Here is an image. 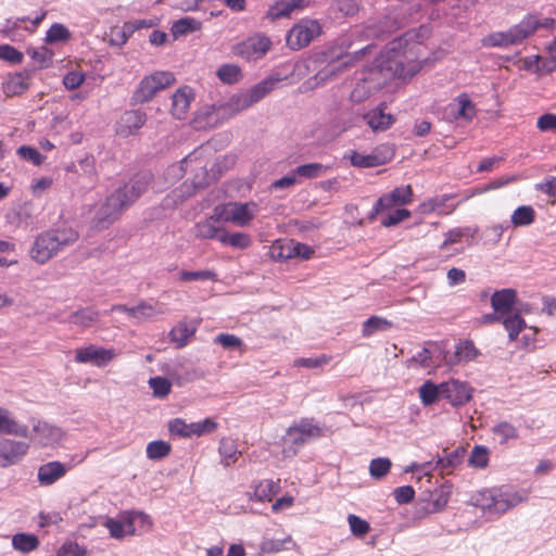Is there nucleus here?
<instances>
[{"mask_svg": "<svg viewBox=\"0 0 556 556\" xmlns=\"http://www.w3.org/2000/svg\"><path fill=\"white\" fill-rule=\"evenodd\" d=\"M321 33L319 23L315 20H301L296 23L287 35V43L293 49L298 50L306 47L314 38L318 37Z\"/></svg>", "mask_w": 556, "mask_h": 556, "instance_id": "nucleus-15", "label": "nucleus"}, {"mask_svg": "<svg viewBox=\"0 0 556 556\" xmlns=\"http://www.w3.org/2000/svg\"><path fill=\"white\" fill-rule=\"evenodd\" d=\"M554 25V21L552 18H539L534 15H529L525 17L519 24L509 28L511 34V39L514 40V45H517L531 36L538 28H549Z\"/></svg>", "mask_w": 556, "mask_h": 556, "instance_id": "nucleus-20", "label": "nucleus"}, {"mask_svg": "<svg viewBox=\"0 0 556 556\" xmlns=\"http://www.w3.org/2000/svg\"><path fill=\"white\" fill-rule=\"evenodd\" d=\"M71 469L66 464L52 460L38 468L37 479L41 485L49 486L62 479Z\"/></svg>", "mask_w": 556, "mask_h": 556, "instance_id": "nucleus-24", "label": "nucleus"}, {"mask_svg": "<svg viewBox=\"0 0 556 556\" xmlns=\"http://www.w3.org/2000/svg\"><path fill=\"white\" fill-rule=\"evenodd\" d=\"M198 327H199V321L195 320V319H193V320H187V319L180 320L169 331L170 342L174 343L177 348H184L193 338V336L197 332Z\"/></svg>", "mask_w": 556, "mask_h": 556, "instance_id": "nucleus-29", "label": "nucleus"}, {"mask_svg": "<svg viewBox=\"0 0 556 556\" xmlns=\"http://www.w3.org/2000/svg\"><path fill=\"white\" fill-rule=\"evenodd\" d=\"M443 401L454 408L463 407L470 403L475 395V388L470 382L458 378H450L443 381Z\"/></svg>", "mask_w": 556, "mask_h": 556, "instance_id": "nucleus-14", "label": "nucleus"}, {"mask_svg": "<svg viewBox=\"0 0 556 556\" xmlns=\"http://www.w3.org/2000/svg\"><path fill=\"white\" fill-rule=\"evenodd\" d=\"M214 343L219 344L225 350L240 351L243 350V341L231 333H219L214 338Z\"/></svg>", "mask_w": 556, "mask_h": 556, "instance_id": "nucleus-60", "label": "nucleus"}, {"mask_svg": "<svg viewBox=\"0 0 556 556\" xmlns=\"http://www.w3.org/2000/svg\"><path fill=\"white\" fill-rule=\"evenodd\" d=\"M218 241L224 245H229L235 249H247L251 245L252 240L248 233L244 232H228L222 231Z\"/></svg>", "mask_w": 556, "mask_h": 556, "instance_id": "nucleus-40", "label": "nucleus"}, {"mask_svg": "<svg viewBox=\"0 0 556 556\" xmlns=\"http://www.w3.org/2000/svg\"><path fill=\"white\" fill-rule=\"evenodd\" d=\"M59 252L52 232L45 231L36 237L30 250V257L39 264H45Z\"/></svg>", "mask_w": 556, "mask_h": 556, "instance_id": "nucleus-22", "label": "nucleus"}, {"mask_svg": "<svg viewBox=\"0 0 556 556\" xmlns=\"http://www.w3.org/2000/svg\"><path fill=\"white\" fill-rule=\"evenodd\" d=\"M72 39L71 30L61 23L52 24L46 33L45 42L48 45L65 43Z\"/></svg>", "mask_w": 556, "mask_h": 556, "instance_id": "nucleus-42", "label": "nucleus"}, {"mask_svg": "<svg viewBox=\"0 0 556 556\" xmlns=\"http://www.w3.org/2000/svg\"><path fill=\"white\" fill-rule=\"evenodd\" d=\"M391 466L388 457L374 458L369 464V475L376 480L382 479L390 472Z\"/></svg>", "mask_w": 556, "mask_h": 556, "instance_id": "nucleus-56", "label": "nucleus"}, {"mask_svg": "<svg viewBox=\"0 0 556 556\" xmlns=\"http://www.w3.org/2000/svg\"><path fill=\"white\" fill-rule=\"evenodd\" d=\"M172 446L168 442L156 440L149 442L146 448L147 457L151 460H159L169 455Z\"/></svg>", "mask_w": 556, "mask_h": 556, "instance_id": "nucleus-51", "label": "nucleus"}, {"mask_svg": "<svg viewBox=\"0 0 556 556\" xmlns=\"http://www.w3.org/2000/svg\"><path fill=\"white\" fill-rule=\"evenodd\" d=\"M175 81L174 73L169 71H154L141 78L132 93L131 100L135 104L148 103L159 92L173 86Z\"/></svg>", "mask_w": 556, "mask_h": 556, "instance_id": "nucleus-8", "label": "nucleus"}, {"mask_svg": "<svg viewBox=\"0 0 556 556\" xmlns=\"http://www.w3.org/2000/svg\"><path fill=\"white\" fill-rule=\"evenodd\" d=\"M217 77L224 83V84H236L241 80L242 78V72L239 65L227 63L223 64L218 67L216 72Z\"/></svg>", "mask_w": 556, "mask_h": 556, "instance_id": "nucleus-50", "label": "nucleus"}, {"mask_svg": "<svg viewBox=\"0 0 556 556\" xmlns=\"http://www.w3.org/2000/svg\"><path fill=\"white\" fill-rule=\"evenodd\" d=\"M389 84L386 74L381 66L377 64L375 59L372 66L363 71L362 77L357 80L355 87L351 92V100L355 103H361L376 94Z\"/></svg>", "mask_w": 556, "mask_h": 556, "instance_id": "nucleus-9", "label": "nucleus"}, {"mask_svg": "<svg viewBox=\"0 0 556 556\" xmlns=\"http://www.w3.org/2000/svg\"><path fill=\"white\" fill-rule=\"evenodd\" d=\"M466 451L463 447H458L453 452L439 458L437 464L443 469H453L459 466L465 457Z\"/></svg>", "mask_w": 556, "mask_h": 556, "instance_id": "nucleus-59", "label": "nucleus"}, {"mask_svg": "<svg viewBox=\"0 0 556 556\" xmlns=\"http://www.w3.org/2000/svg\"><path fill=\"white\" fill-rule=\"evenodd\" d=\"M29 451V443L13 439L0 441V468L11 467L21 462Z\"/></svg>", "mask_w": 556, "mask_h": 556, "instance_id": "nucleus-18", "label": "nucleus"}, {"mask_svg": "<svg viewBox=\"0 0 556 556\" xmlns=\"http://www.w3.org/2000/svg\"><path fill=\"white\" fill-rule=\"evenodd\" d=\"M194 100V91L189 86L178 88L172 97V114L184 119L190 109L191 102Z\"/></svg>", "mask_w": 556, "mask_h": 556, "instance_id": "nucleus-27", "label": "nucleus"}, {"mask_svg": "<svg viewBox=\"0 0 556 556\" xmlns=\"http://www.w3.org/2000/svg\"><path fill=\"white\" fill-rule=\"evenodd\" d=\"M330 361L331 357L326 354H321L316 357H299L294 361V366L315 369L328 365Z\"/></svg>", "mask_w": 556, "mask_h": 556, "instance_id": "nucleus-62", "label": "nucleus"}, {"mask_svg": "<svg viewBox=\"0 0 556 556\" xmlns=\"http://www.w3.org/2000/svg\"><path fill=\"white\" fill-rule=\"evenodd\" d=\"M392 327V321L381 316H371L362 325V334L369 338L377 332L387 331Z\"/></svg>", "mask_w": 556, "mask_h": 556, "instance_id": "nucleus-41", "label": "nucleus"}, {"mask_svg": "<svg viewBox=\"0 0 556 556\" xmlns=\"http://www.w3.org/2000/svg\"><path fill=\"white\" fill-rule=\"evenodd\" d=\"M278 491L279 484L273 480L266 479L258 481L252 486V492L249 497L257 502H270Z\"/></svg>", "mask_w": 556, "mask_h": 556, "instance_id": "nucleus-34", "label": "nucleus"}, {"mask_svg": "<svg viewBox=\"0 0 556 556\" xmlns=\"http://www.w3.org/2000/svg\"><path fill=\"white\" fill-rule=\"evenodd\" d=\"M146 121V113L138 110L126 111L116 122V132L123 137L135 135L144 125Z\"/></svg>", "mask_w": 556, "mask_h": 556, "instance_id": "nucleus-23", "label": "nucleus"}, {"mask_svg": "<svg viewBox=\"0 0 556 556\" xmlns=\"http://www.w3.org/2000/svg\"><path fill=\"white\" fill-rule=\"evenodd\" d=\"M489 450L484 446H476L469 456L468 463L473 468H484L489 464Z\"/></svg>", "mask_w": 556, "mask_h": 556, "instance_id": "nucleus-63", "label": "nucleus"}, {"mask_svg": "<svg viewBox=\"0 0 556 556\" xmlns=\"http://www.w3.org/2000/svg\"><path fill=\"white\" fill-rule=\"evenodd\" d=\"M31 433L28 439L38 447H55L62 444L66 438L65 431L55 425L40 419L31 420Z\"/></svg>", "mask_w": 556, "mask_h": 556, "instance_id": "nucleus-12", "label": "nucleus"}, {"mask_svg": "<svg viewBox=\"0 0 556 556\" xmlns=\"http://www.w3.org/2000/svg\"><path fill=\"white\" fill-rule=\"evenodd\" d=\"M517 301V292L514 289L506 288L495 291L491 296V306L495 313L500 314L501 320L503 316L514 314L513 307Z\"/></svg>", "mask_w": 556, "mask_h": 556, "instance_id": "nucleus-25", "label": "nucleus"}, {"mask_svg": "<svg viewBox=\"0 0 556 556\" xmlns=\"http://www.w3.org/2000/svg\"><path fill=\"white\" fill-rule=\"evenodd\" d=\"M351 533L356 538H363L370 531V525L357 515L350 514L346 518Z\"/></svg>", "mask_w": 556, "mask_h": 556, "instance_id": "nucleus-58", "label": "nucleus"}, {"mask_svg": "<svg viewBox=\"0 0 556 556\" xmlns=\"http://www.w3.org/2000/svg\"><path fill=\"white\" fill-rule=\"evenodd\" d=\"M323 435V429L312 420L303 419L293 424L287 430L285 443L302 445L312 439Z\"/></svg>", "mask_w": 556, "mask_h": 556, "instance_id": "nucleus-17", "label": "nucleus"}, {"mask_svg": "<svg viewBox=\"0 0 556 556\" xmlns=\"http://www.w3.org/2000/svg\"><path fill=\"white\" fill-rule=\"evenodd\" d=\"M554 25V21L552 18H539L534 15H529L525 17L519 24L509 28L511 34V39L514 40V45H517L531 36L538 28H549Z\"/></svg>", "mask_w": 556, "mask_h": 556, "instance_id": "nucleus-21", "label": "nucleus"}, {"mask_svg": "<svg viewBox=\"0 0 556 556\" xmlns=\"http://www.w3.org/2000/svg\"><path fill=\"white\" fill-rule=\"evenodd\" d=\"M117 356L114 349L89 344L75 350L74 359L78 364H89L94 367H105Z\"/></svg>", "mask_w": 556, "mask_h": 556, "instance_id": "nucleus-16", "label": "nucleus"}, {"mask_svg": "<svg viewBox=\"0 0 556 556\" xmlns=\"http://www.w3.org/2000/svg\"><path fill=\"white\" fill-rule=\"evenodd\" d=\"M207 160L202 155V152L194 151L186 156L179 164H175L168 168V175L173 177H182L189 174V178L184 181L179 187L175 188L167 197V206L178 205L187 198L191 197L195 189L203 187L207 184Z\"/></svg>", "mask_w": 556, "mask_h": 556, "instance_id": "nucleus-3", "label": "nucleus"}, {"mask_svg": "<svg viewBox=\"0 0 556 556\" xmlns=\"http://www.w3.org/2000/svg\"><path fill=\"white\" fill-rule=\"evenodd\" d=\"M202 29V22L194 17L186 16L173 22L170 26V35L175 40L197 33Z\"/></svg>", "mask_w": 556, "mask_h": 556, "instance_id": "nucleus-35", "label": "nucleus"}, {"mask_svg": "<svg viewBox=\"0 0 556 556\" xmlns=\"http://www.w3.org/2000/svg\"><path fill=\"white\" fill-rule=\"evenodd\" d=\"M98 313L92 309H80L70 316V324L77 329L91 327L98 320Z\"/></svg>", "mask_w": 556, "mask_h": 556, "instance_id": "nucleus-46", "label": "nucleus"}, {"mask_svg": "<svg viewBox=\"0 0 556 556\" xmlns=\"http://www.w3.org/2000/svg\"><path fill=\"white\" fill-rule=\"evenodd\" d=\"M46 13H41L40 15L36 16L34 20L29 17H15V18H9L7 20L2 31L7 36H12L15 34L18 29H24L28 33H34L38 25L41 23V21L45 18Z\"/></svg>", "mask_w": 556, "mask_h": 556, "instance_id": "nucleus-31", "label": "nucleus"}, {"mask_svg": "<svg viewBox=\"0 0 556 556\" xmlns=\"http://www.w3.org/2000/svg\"><path fill=\"white\" fill-rule=\"evenodd\" d=\"M393 156L391 149H376L369 154H363L356 151H351L346 157L351 164L356 167L368 168L376 167L388 163Z\"/></svg>", "mask_w": 556, "mask_h": 556, "instance_id": "nucleus-19", "label": "nucleus"}, {"mask_svg": "<svg viewBox=\"0 0 556 556\" xmlns=\"http://www.w3.org/2000/svg\"><path fill=\"white\" fill-rule=\"evenodd\" d=\"M148 384L154 397L164 399L172 392V382L165 377H152L149 379Z\"/></svg>", "mask_w": 556, "mask_h": 556, "instance_id": "nucleus-54", "label": "nucleus"}, {"mask_svg": "<svg viewBox=\"0 0 556 556\" xmlns=\"http://www.w3.org/2000/svg\"><path fill=\"white\" fill-rule=\"evenodd\" d=\"M521 312L527 313L528 309L523 307L519 312L503 316L502 324L510 342H515L520 349H533L540 329L536 326H529Z\"/></svg>", "mask_w": 556, "mask_h": 556, "instance_id": "nucleus-7", "label": "nucleus"}, {"mask_svg": "<svg viewBox=\"0 0 556 556\" xmlns=\"http://www.w3.org/2000/svg\"><path fill=\"white\" fill-rule=\"evenodd\" d=\"M213 218L204 219L197 224L195 226V233L199 238L202 239H217L220 236L223 229H219L217 226H215Z\"/></svg>", "mask_w": 556, "mask_h": 556, "instance_id": "nucleus-52", "label": "nucleus"}, {"mask_svg": "<svg viewBox=\"0 0 556 556\" xmlns=\"http://www.w3.org/2000/svg\"><path fill=\"white\" fill-rule=\"evenodd\" d=\"M530 489L513 484L502 483L481 488L470 496V504L490 520H497L528 502Z\"/></svg>", "mask_w": 556, "mask_h": 556, "instance_id": "nucleus-2", "label": "nucleus"}, {"mask_svg": "<svg viewBox=\"0 0 556 556\" xmlns=\"http://www.w3.org/2000/svg\"><path fill=\"white\" fill-rule=\"evenodd\" d=\"M131 35L132 31L128 22H125L122 26H113L108 34L109 43L114 47H122L128 41Z\"/></svg>", "mask_w": 556, "mask_h": 556, "instance_id": "nucleus-48", "label": "nucleus"}, {"mask_svg": "<svg viewBox=\"0 0 556 556\" xmlns=\"http://www.w3.org/2000/svg\"><path fill=\"white\" fill-rule=\"evenodd\" d=\"M481 42L483 47L489 48H506L514 45L509 29L506 31L492 33L482 38Z\"/></svg>", "mask_w": 556, "mask_h": 556, "instance_id": "nucleus-49", "label": "nucleus"}, {"mask_svg": "<svg viewBox=\"0 0 556 556\" xmlns=\"http://www.w3.org/2000/svg\"><path fill=\"white\" fill-rule=\"evenodd\" d=\"M258 204L249 202H227L215 206L214 217L216 222L231 224L236 227H249L258 214Z\"/></svg>", "mask_w": 556, "mask_h": 556, "instance_id": "nucleus-5", "label": "nucleus"}, {"mask_svg": "<svg viewBox=\"0 0 556 556\" xmlns=\"http://www.w3.org/2000/svg\"><path fill=\"white\" fill-rule=\"evenodd\" d=\"M52 232V238L56 243L58 249L61 251L64 247L71 245L78 239V232L70 226L49 230Z\"/></svg>", "mask_w": 556, "mask_h": 556, "instance_id": "nucleus-43", "label": "nucleus"}, {"mask_svg": "<svg viewBox=\"0 0 556 556\" xmlns=\"http://www.w3.org/2000/svg\"><path fill=\"white\" fill-rule=\"evenodd\" d=\"M27 53L40 67H48L52 62L53 52L47 47L28 49Z\"/></svg>", "mask_w": 556, "mask_h": 556, "instance_id": "nucleus-64", "label": "nucleus"}, {"mask_svg": "<svg viewBox=\"0 0 556 556\" xmlns=\"http://www.w3.org/2000/svg\"><path fill=\"white\" fill-rule=\"evenodd\" d=\"M294 240H277L270 247V255L275 260L283 261L294 257Z\"/></svg>", "mask_w": 556, "mask_h": 556, "instance_id": "nucleus-44", "label": "nucleus"}, {"mask_svg": "<svg viewBox=\"0 0 556 556\" xmlns=\"http://www.w3.org/2000/svg\"><path fill=\"white\" fill-rule=\"evenodd\" d=\"M29 87L27 78L22 74H15L3 84V91L7 96L13 97L25 92Z\"/></svg>", "mask_w": 556, "mask_h": 556, "instance_id": "nucleus-47", "label": "nucleus"}, {"mask_svg": "<svg viewBox=\"0 0 556 556\" xmlns=\"http://www.w3.org/2000/svg\"><path fill=\"white\" fill-rule=\"evenodd\" d=\"M492 433L495 440L504 444L509 440H514L518 437V431L515 426L509 422H500L493 427Z\"/></svg>", "mask_w": 556, "mask_h": 556, "instance_id": "nucleus-53", "label": "nucleus"}, {"mask_svg": "<svg viewBox=\"0 0 556 556\" xmlns=\"http://www.w3.org/2000/svg\"><path fill=\"white\" fill-rule=\"evenodd\" d=\"M273 42L269 37L263 34H255L236 43L232 53L249 62H255L266 55L271 49Z\"/></svg>", "mask_w": 556, "mask_h": 556, "instance_id": "nucleus-13", "label": "nucleus"}, {"mask_svg": "<svg viewBox=\"0 0 556 556\" xmlns=\"http://www.w3.org/2000/svg\"><path fill=\"white\" fill-rule=\"evenodd\" d=\"M383 218L381 220L382 226L391 227L400 224L401 222L410 217V212L406 208H395L389 212L381 213Z\"/></svg>", "mask_w": 556, "mask_h": 556, "instance_id": "nucleus-61", "label": "nucleus"}, {"mask_svg": "<svg viewBox=\"0 0 556 556\" xmlns=\"http://www.w3.org/2000/svg\"><path fill=\"white\" fill-rule=\"evenodd\" d=\"M432 355L442 356L443 364L453 369L458 365L475 361L479 355V351L471 341L463 340L455 345V351L452 355L444 353L439 345H434L432 350L425 349L418 354L417 358L424 366H427L425 362Z\"/></svg>", "mask_w": 556, "mask_h": 556, "instance_id": "nucleus-10", "label": "nucleus"}, {"mask_svg": "<svg viewBox=\"0 0 556 556\" xmlns=\"http://www.w3.org/2000/svg\"><path fill=\"white\" fill-rule=\"evenodd\" d=\"M296 547V543L291 535H285L281 539L265 538L260 544V552L262 554H277L285 551H290Z\"/></svg>", "mask_w": 556, "mask_h": 556, "instance_id": "nucleus-33", "label": "nucleus"}, {"mask_svg": "<svg viewBox=\"0 0 556 556\" xmlns=\"http://www.w3.org/2000/svg\"><path fill=\"white\" fill-rule=\"evenodd\" d=\"M443 382L434 383L431 380L425 381L418 389L420 402L425 406H430L443 400Z\"/></svg>", "mask_w": 556, "mask_h": 556, "instance_id": "nucleus-36", "label": "nucleus"}, {"mask_svg": "<svg viewBox=\"0 0 556 556\" xmlns=\"http://www.w3.org/2000/svg\"><path fill=\"white\" fill-rule=\"evenodd\" d=\"M0 433L27 438L28 427L20 422L11 410L0 406Z\"/></svg>", "mask_w": 556, "mask_h": 556, "instance_id": "nucleus-28", "label": "nucleus"}, {"mask_svg": "<svg viewBox=\"0 0 556 556\" xmlns=\"http://www.w3.org/2000/svg\"><path fill=\"white\" fill-rule=\"evenodd\" d=\"M448 195H440L425 200L421 202L416 212L420 215H429L432 213H448L452 208H447L446 203L450 201Z\"/></svg>", "mask_w": 556, "mask_h": 556, "instance_id": "nucleus-38", "label": "nucleus"}, {"mask_svg": "<svg viewBox=\"0 0 556 556\" xmlns=\"http://www.w3.org/2000/svg\"><path fill=\"white\" fill-rule=\"evenodd\" d=\"M308 4L309 0H277L269 7L266 17L271 21L289 17L292 13L303 10Z\"/></svg>", "mask_w": 556, "mask_h": 556, "instance_id": "nucleus-26", "label": "nucleus"}, {"mask_svg": "<svg viewBox=\"0 0 556 556\" xmlns=\"http://www.w3.org/2000/svg\"><path fill=\"white\" fill-rule=\"evenodd\" d=\"M124 208L122 200L115 192L98 200L88 210L90 227L94 230L106 229L117 219Z\"/></svg>", "mask_w": 556, "mask_h": 556, "instance_id": "nucleus-6", "label": "nucleus"}, {"mask_svg": "<svg viewBox=\"0 0 556 556\" xmlns=\"http://www.w3.org/2000/svg\"><path fill=\"white\" fill-rule=\"evenodd\" d=\"M168 431L174 437L192 438V422H187L182 418H174L168 422Z\"/></svg>", "mask_w": 556, "mask_h": 556, "instance_id": "nucleus-57", "label": "nucleus"}, {"mask_svg": "<svg viewBox=\"0 0 556 556\" xmlns=\"http://www.w3.org/2000/svg\"><path fill=\"white\" fill-rule=\"evenodd\" d=\"M280 80L281 77L279 76L267 77L261 80L245 92L232 97L228 103L230 109L233 112H240L249 109L253 104L261 101L264 97H266L271 90H274Z\"/></svg>", "mask_w": 556, "mask_h": 556, "instance_id": "nucleus-11", "label": "nucleus"}, {"mask_svg": "<svg viewBox=\"0 0 556 556\" xmlns=\"http://www.w3.org/2000/svg\"><path fill=\"white\" fill-rule=\"evenodd\" d=\"M147 186L148 184L146 180L137 179L126 184L123 188H119L114 192L118 194V198L122 200L124 206L126 207L135 202L143 192H146Z\"/></svg>", "mask_w": 556, "mask_h": 556, "instance_id": "nucleus-32", "label": "nucleus"}, {"mask_svg": "<svg viewBox=\"0 0 556 556\" xmlns=\"http://www.w3.org/2000/svg\"><path fill=\"white\" fill-rule=\"evenodd\" d=\"M364 119L369 128L375 132L389 129L395 122V117L391 113L386 112V106L383 104L368 111L364 115Z\"/></svg>", "mask_w": 556, "mask_h": 556, "instance_id": "nucleus-30", "label": "nucleus"}, {"mask_svg": "<svg viewBox=\"0 0 556 556\" xmlns=\"http://www.w3.org/2000/svg\"><path fill=\"white\" fill-rule=\"evenodd\" d=\"M12 547L22 554L36 551L40 545L39 538L34 533L18 532L12 536Z\"/></svg>", "mask_w": 556, "mask_h": 556, "instance_id": "nucleus-37", "label": "nucleus"}, {"mask_svg": "<svg viewBox=\"0 0 556 556\" xmlns=\"http://www.w3.org/2000/svg\"><path fill=\"white\" fill-rule=\"evenodd\" d=\"M101 525L106 529L109 536L116 541L149 532L153 528V519L141 510H122L115 516H106Z\"/></svg>", "mask_w": 556, "mask_h": 556, "instance_id": "nucleus-4", "label": "nucleus"}, {"mask_svg": "<svg viewBox=\"0 0 556 556\" xmlns=\"http://www.w3.org/2000/svg\"><path fill=\"white\" fill-rule=\"evenodd\" d=\"M56 556H89V551L76 541L66 540L58 548Z\"/></svg>", "mask_w": 556, "mask_h": 556, "instance_id": "nucleus-55", "label": "nucleus"}, {"mask_svg": "<svg viewBox=\"0 0 556 556\" xmlns=\"http://www.w3.org/2000/svg\"><path fill=\"white\" fill-rule=\"evenodd\" d=\"M376 59L389 83L393 79L406 83L435 61L413 34L392 40Z\"/></svg>", "mask_w": 556, "mask_h": 556, "instance_id": "nucleus-1", "label": "nucleus"}, {"mask_svg": "<svg viewBox=\"0 0 556 556\" xmlns=\"http://www.w3.org/2000/svg\"><path fill=\"white\" fill-rule=\"evenodd\" d=\"M535 216L531 205H520L511 213L510 223L514 227H528L534 223Z\"/></svg>", "mask_w": 556, "mask_h": 556, "instance_id": "nucleus-39", "label": "nucleus"}, {"mask_svg": "<svg viewBox=\"0 0 556 556\" xmlns=\"http://www.w3.org/2000/svg\"><path fill=\"white\" fill-rule=\"evenodd\" d=\"M453 113L456 118L469 121L475 115V106L466 94L458 96L452 104Z\"/></svg>", "mask_w": 556, "mask_h": 556, "instance_id": "nucleus-45", "label": "nucleus"}]
</instances>
